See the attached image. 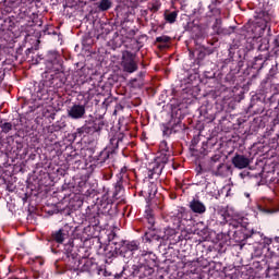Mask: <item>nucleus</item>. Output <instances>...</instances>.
<instances>
[{
    "label": "nucleus",
    "mask_w": 279,
    "mask_h": 279,
    "mask_svg": "<svg viewBox=\"0 0 279 279\" xmlns=\"http://www.w3.org/2000/svg\"><path fill=\"white\" fill-rule=\"evenodd\" d=\"M25 0H4V9L2 10L1 24L3 29L14 32L17 29L21 34L29 36L32 27H34V20L29 16L27 8L23 5Z\"/></svg>",
    "instance_id": "1"
},
{
    "label": "nucleus",
    "mask_w": 279,
    "mask_h": 279,
    "mask_svg": "<svg viewBox=\"0 0 279 279\" xmlns=\"http://www.w3.org/2000/svg\"><path fill=\"white\" fill-rule=\"evenodd\" d=\"M251 3H253L254 8H256L255 19L257 20V25H260L263 31L268 28V32H271V26H269V23L274 16H271V14L268 12L263 11L262 0H251Z\"/></svg>",
    "instance_id": "2"
},
{
    "label": "nucleus",
    "mask_w": 279,
    "mask_h": 279,
    "mask_svg": "<svg viewBox=\"0 0 279 279\" xmlns=\"http://www.w3.org/2000/svg\"><path fill=\"white\" fill-rule=\"evenodd\" d=\"M121 66L126 73H134L137 71L138 65L136 64V56L130 51H123Z\"/></svg>",
    "instance_id": "3"
},
{
    "label": "nucleus",
    "mask_w": 279,
    "mask_h": 279,
    "mask_svg": "<svg viewBox=\"0 0 279 279\" xmlns=\"http://www.w3.org/2000/svg\"><path fill=\"white\" fill-rule=\"evenodd\" d=\"M47 63H46V73H50L51 77H54V75H58V73H62V63L60 60H58V53L57 52H50Z\"/></svg>",
    "instance_id": "4"
},
{
    "label": "nucleus",
    "mask_w": 279,
    "mask_h": 279,
    "mask_svg": "<svg viewBox=\"0 0 279 279\" xmlns=\"http://www.w3.org/2000/svg\"><path fill=\"white\" fill-rule=\"evenodd\" d=\"M86 114V107L84 105H74L68 110L70 119H83Z\"/></svg>",
    "instance_id": "5"
},
{
    "label": "nucleus",
    "mask_w": 279,
    "mask_h": 279,
    "mask_svg": "<svg viewBox=\"0 0 279 279\" xmlns=\"http://www.w3.org/2000/svg\"><path fill=\"white\" fill-rule=\"evenodd\" d=\"M250 158L243 155H235L232 158V165L235 167V169H247V167H250Z\"/></svg>",
    "instance_id": "6"
},
{
    "label": "nucleus",
    "mask_w": 279,
    "mask_h": 279,
    "mask_svg": "<svg viewBox=\"0 0 279 279\" xmlns=\"http://www.w3.org/2000/svg\"><path fill=\"white\" fill-rule=\"evenodd\" d=\"M218 215L222 218V221H228V219H234V209L228 206H219L217 208Z\"/></svg>",
    "instance_id": "7"
},
{
    "label": "nucleus",
    "mask_w": 279,
    "mask_h": 279,
    "mask_svg": "<svg viewBox=\"0 0 279 279\" xmlns=\"http://www.w3.org/2000/svg\"><path fill=\"white\" fill-rule=\"evenodd\" d=\"M190 208L193 210V213H197L198 215H202L203 213H206V206L203 205L199 201H192L190 203Z\"/></svg>",
    "instance_id": "8"
},
{
    "label": "nucleus",
    "mask_w": 279,
    "mask_h": 279,
    "mask_svg": "<svg viewBox=\"0 0 279 279\" xmlns=\"http://www.w3.org/2000/svg\"><path fill=\"white\" fill-rule=\"evenodd\" d=\"M116 251L120 256H123V258H132V256H130V250L128 248L126 242H122L120 247H116Z\"/></svg>",
    "instance_id": "9"
},
{
    "label": "nucleus",
    "mask_w": 279,
    "mask_h": 279,
    "mask_svg": "<svg viewBox=\"0 0 279 279\" xmlns=\"http://www.w3.org/2000/svg\"><path fill=\"white\" fill-rule=\"evenodd\" d=\"M112 8V1L110 0H100L98 3V9L101 12H106Z\"/></svg>",
    "instance_id": "10"
},
{
    "label": "nucleus",
    "mask_w": 279,
    "mask_h": 279,
    "mask_svg": "<svg viewBox=\"0 0 279 279\" xmlns=\"http://www.w3.org/2000/svg\"><path fill=\"white\" fill-rule=\"evenodd\" d=\"M174 234H175V229L166 228L165 231H163V235L161 236V239H162L163 241H169V239H171Z\"/></svg>",
    "instance_id": "11"
},
{
    "label": "nucleus",
    "mask_w": 279,
    "mask_h": 279,
    "mask_svg": "<svg viewBox=\"0 0 279 279\" xmlns=\"http://www.w3.org/2000/svg\"><path fill=\"white\" fill-rule=\"evenodd\" d=\"M65 236L66 234L62 231V229L53 233V239L57 243H64Z\"/></svg>",
    "instance_id": "12"
},
{
    "label": "nucleus",
    "mask_w": 279,
    "mask_h": 279,
    "mask_svg": "<svg viewBox=\"0 0 279 279\" xmlns=\"http://www.w3.org/2000/svg\"><path fill=\"white\" fill-rule=\"evenodd\" d=\"M126 247L129 250V256H132V252H136V250H138V242H126Z\"/></svg>",
    "instance_id": "13"
},
{
    "label": "nucleus",
    "mask_w": 279,
    "mask_h": 279,
    "mask_svg": "<svg viewBox=\"0 0 279 279\" xmlns=\"http://www.w3.org/2000/svg\"><path fill=\"white\" fill-rule=\"evenodd\" d=\"M178 19V12L173 11L170 13H165V20L167 23H173Z\"/></svg>",
    "instance_id": "14"
},
{
    "label": "nucleus",
    "mask_w": 279,
    "mask_h": 279,
    "mask_svg": "<svg viewBox=\"0 0 279 279\" xmlns=\"http://www.w3.org/2000/svg\"><path fill=\"white\" fill-rule=\"evenodd\" d=\"M171 154L170 153H161L160 156L157 158L158 162H162L163 165H167L169 162Z\"/></svg>",
    "instance_id": "15"
},
{
    "label": "nucleus",
    "mask_w": 279,
    "mask_h": 279,
    "mask_svg": "<svg viewBox=\"0 0 279 279\" xmlns=\"http://www.w3.org/2000/svg\"><path fill=\"white\" fill-rule=\"evenodd\" d=\"M77 266L76 269H78L80 271H86V263H88V259H78L77 262Z\"/></svg>",
    "instance_id": "16"
},
{
    "label": "nucleus",
    "mask_w": 279,
    "mask_h": 279,
    "mask_svg": "<svg viewBox=\"0 0 279 279\" xmlns=\"http://www.w3.org/2000/svg\"><path fill=\"white\" fill-rule=\"evenodd\" d=\"M173 132H178V130H175V128H169L168 125L163 126V135L165 136H169L170 134H172Z\"/></svg>",
    "instance_id": "17"
},
{
    "label": "nucleus",
    "mask_w": 279,
    "mask_h": 279,
    "mask_svg": "<svg viewBox=\"0 0 279 279\" xmlns=\"http://www.w3.org/2000/svg\"><path fill=\"white\" fill-rule=\"evenodd\" d=\"M159 149L161 153L169 154V146L165 141H162L159 145Z\"/></svg>",
    "instance_id": "18"
},
{
    "label": "nucleus",
    "mask_w": 279,
    "mask_h": 279,
    "mask_svg": "<svg viewBox=\"0 0 279 279\" xmlns=\"http://www.w3.org/2000/svg\"><path fill=\"white\" fill-rule=\"evenodd\" d=\"M11 130H12V123L5 122L2 124V132H4V134H8V132H10Z\"/></svg>",
    "instance_id": "19"
},
{
    "label": "nucleus",
    "mask_w": 279,
    "mask_h": 279,
    "mask_svg": "<svg viewBox=\"0 0 279 279\" xmlns=\"http://www.w3.org/2000/svg\"><path fill=\"white\" fill-rule=\"evenodd\" d=\"M157 43H169V40H171V37L167 36V35H162L160 37L156 38Z\"/></svg>",
    "instance_id": "20"
},
{
    "label": "nucleus",
    "mask_w": 279,
    "mask_h": 279,
    "mask_svg": "<svg viewBox=\"0 0 279 279\" xmlns=\"http://www.w3.org/2000/svg\"><path fill=\"white\" fill-rule=\"evenodd\" d=\"M153 12H158L160 10V3L156 2L151 7Z\"/></svg>",
    "instance_id": "21"
},
{
    "label": "nucleus",
    "mask_w": 279,
    "mask_h": 279,
    "mask_svg": "<svg viewBox=\"0 0 279 279\" xmlns=\"http://www.w3.org/2000/svg\"><path fill=\"white\" fill-rule=\"evenodd\" d=\"M125 173H128V168L126 167L121 168L119 173L120 178L122 179L125 175Z\"/></svg>",
    "instance_id": "22"
},
{
    "label": "nucleus",
    "mask_w": 279,
    "mask_h": 279,
    "mask_svg": "<svg viewBox=\"0 0 279 279\" xmlns=\"http://www.w3.org/2000/svg\"><path fill=\"white\" fill-rule=\"evenodd\" d=\"M271 242H272L271 239L264 238V247H267Z\"/></svg>",
    "instance_id": "23"
},
{
    "label": "nucleus",
    "mask_w": 279,
    "mask_h": 279,
    "mask_svg": "<svg viewBox=\"0 0 279 279\" xmlns=\"http://www.w3.org/2000/svg\"><path fill=\"white\" fill-rule=\"evenodd\" d=\"M225 168H226V165L220 163V165L218 166V173H219V171H220L221 169H225Z\"/></svg>",
    "instance_id": "24"
},
{
    "label": "nucleus",
    "mask_w": 279,
    "mask_h": 279,
    "mask_svg": "<svg viewBox=\"0 0 279 279\" xmlns=\"http://www.w3.org/2000/svg\"><path fill=\"white\" fill-rule=\"evenodd\" d=\"M215 3H221V0H215Z\"/></svg>",
    "instance_id": "25"
},
{
    "label": "nucleus",
    "mask_w": 279,
    "mask_h": 279,
    "mask_svg": "<svg viewBox=\"0 0 279 279\" xmlns=\"http://www.w3.org/2000/svg\"><path fill=\"white\" fill-rule=\"evenodd\" d=\"M150 223H154V220H150Z\"/></svg>",
    "instance_id": "26"
},
{
    "label": "nucleus",
    "mask_w": 279,
    "mask_h": 279,
    "mask_svg": "<svg viewBox=\"0 0 279 279\" xmlns=\"http://www.w3.org/2000/svg\"><path fill=\"white\" fill-rule=\"evenodd\" d=\"M117 1H121V0H117Z\"/></svg>",
    "instance_id": "27"
}]
</instances>
